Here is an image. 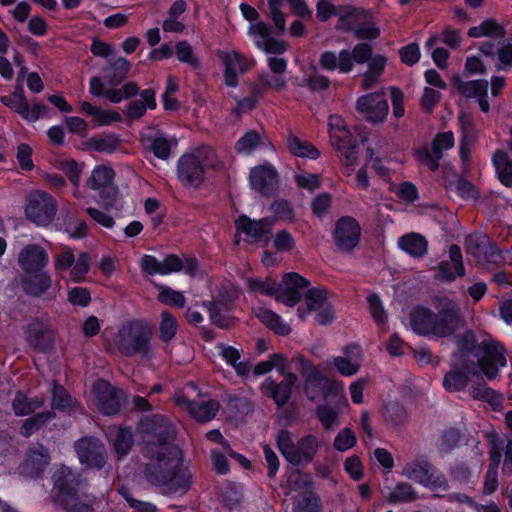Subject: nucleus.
<instances>
[{
    "mask_svg": "<svg viewBox=\"0 0 512 512\" xmlns=\"http://www.w3.org/2000/svg\"><path fill=\"white\" fill-rule=\"evenodd\" d=\"M49 262L46 250L38 244L25 246L18 255V263L25 273L43 270Z\"/></svg>",
    "mask_w": 512,
    "mask_h": 512,
    "instance_id": "22",
    "label": "nucleus"
},
{
    "mask_svg": "<svg viewBox=\"0 0 512 512\" xmlns=\"http://www.w3.org/2000/svg\"><path fill=\"white\" fill-rule=\"evenodd\" d=\"M148 431L146 446L154 443L156 449L159 446L173 445L174 429L170 421L162 415H153L144 424Z\"/></svg>",
    "mask_w": 512,
    "mask_h": 512,
    "instance_id": "17",
    "label": "nucleus"
},
{
    "mask_svg": "<svg viewBox=\"0 0 512 512\" xmlns=\"http://www.w3.org/2000/svg\"><path fill=\"white\" fill-rule=\"evenodd\" d=\"M468 35L475 38L482 36L502 38L505 35V29L496 20L488 19L479 26L471 27Z\"/></svg>",
    "mask_w": 512,
    "mask_h": 512,
    "instance_id": "50",
    "label": "nucleus"
},
{
    "mask_svg": "<svg viewBox=\"0 0 512 512\" xmlns=\"http://www.w3.org/2000/svg\"><path fill=\"white\" fill-rule=\"evenodd\" d=\"M453 145L454 136L452 132L439 133L434 138L431 149L424 148L417 151V160L430 170L435 171L439 167V160L443 157V152L452 148Z\"/></svg>",
    "mask_w": 512,
    "mask_h": 512,
    "instance_id": "16",
    "label": "nucleus"
},
{
    "mask_svg": "<svg viewBox=\"0 0 512 512\" xmlns=\"http://www.w3.org/2000/svg\"><path fill=\"white\" fill-rule=\"evenodd\" d=\"M401 474L407 479L433 491L435 497H445V494L450 489L446 476L425 459H414L407 462L403 466Z\"/></svg>",
    "mask_w": 512,
    "mask_h": 512,
    "instance_id": "4",
    "label": "nucleus"
},
{
    "mask_svg": "<svg viewBox=\"0 0 512 512\" xmlns=\"http://www.w3.org/2000/svg\"><path fill=\"white\" fill-rule=\"evenodd\" d=\"M470 395L479 401L490 404L493 408L501 405L502 397L497 394L493 389L486 386L485 383H474L470 388Z\"/></svg>",
    "mask_w": 512,
    "mask_h": 512,
    "instance_id": "48",
    "label": "nucleus"
},
{
    "mask_svg": "<svg viewBox=\"0 0 512 512\" xmlns=\"http://www.w3.org/2000/svg\"><path fill=\"white\" fill-rule=\"evenodd\" d=\"M49 455L41 444L31 448L23 463V471L29 477H38L48 464Z\"/></svg>",
    "mask_w": 512,
    "mask_h": 512,
    "instance_id": "30",
    "label": "nucleus"
},
{
    "mask_svg": "<svg viewBox=\"0 0 512 512\" xmlns=\"http://www.w3.org/2000/svg\"><path fill=\"white\" fill-rule=\"evenodd\" d=\"M149 457L145 476L156 486L166 487L169 492L185 489L190 484L191 474L182 467L181 450L176 445L159 446L154 443L145 448Z\"/></svg>",
    "mask_w": 512,
    "mask_h": 512,
    "instance_id": "1",
    "label": "nucleus"
},
{
    "mask_svg": "<svg viewBox=\"0 0 512 512\" xmlns=\"http://www.w3.org/2000/svg\"><path fill=\"white\" fill-rule=\"evenodd\" d=\"M316 415L323 427L332 430L339 426V412L335 408L328 405H320L316 408Z\"/></svg>",
    "mask_w": 512,
    "mask_h": 512,
    "instance_id": "57",
    "label": "nucleus"
},
{
    "mask_svg": "<svg viewBox=\"0 0 512 512\" xmlns=\"http://www.w3.org/2000/svg\"><path fill=\"white\" fill-rule=\"evenodd\" d=\"M361 229L358 222L351 217L340 218L335 226L334 240L337 248L349 252L358 244Z\"/></svg>",
    "mask_w": 512,
    "mask_h": 512,
    "instance_id": "19",
    "label": "nucleus"
},
{
    "mask_svg": "<svg viewBox=\"0 0 512 512\" xmlns=\"http://www.w3.org/2000/svg\"><path fill=\"white\" fill-rule=\"evenodd\" d=\"M459 125L461 127L462 138L460 143V157L464 164L469 162V156L473 144L476 141V133L472 123L471 117L461 112L458 116Z\"/></svg>",
    "mask_w": 512,
    "mask_h": 512,
    "instance_id": "33",
    "label": "nucleus"
},
{
    "mask_svg": "<svg viewBox=\"0 0 512 512\" xmlns=\"http://www.w3.org/2000/svg\"><path fill=\"white\" fill-rule=\"evenodd\" d=\"M357 111L370 122H382L388 114V103L383 93H369L356 103Z\"/></svg>",
    "mask_w": 512,
    "mask_h": 512,
    "instance_id": "18",
    "label": "nucleus"
},
{
    "mask_svg": "<svg viewBox=\"0 0 512 512\" xmlns=\"http://www.w3.org/2000/svg\"><path fill=\"white\" fill-rule=\"evenodd\" d=\"M260 141V135L255 131L247 132L236 143V150L240 153H250Z\"/></svg>",
    "mask_w": 512,
    "mask_h": 512,
    "instance_id": "64",
    "label": "nucleus"
},
{
    "mask_svg": "<svg viewBox=\"0 0 512 512\" xmlns=\"http://www.w3.org/2000/svg\"><path fill=\"white\" fill-rule=\"evenodd\" d=\"M477 374L474 363L468 359H460L452 364L451 370L446 373L443 385L450 392L461 391L468 384L470 375Z\"/></svg>",
    "mask_w": 512,
    "mask_h": 512,
    "instance_id": "21",
    "label": "nucleus"
},
{
    "mask_svg": "<svg viewBox=\"0 0 512 512\" xmlns=\"http://www.w3.org/2000/svg\"><path fill=\"white\" fill-rule=\"evenodd\" d=\"M176 56L179 61L189 64L192 68H199V61L193 54V49L186 41H181L176 45Z\"/></svg>",
    "mask_w": 512,
    "mask_h": 512,
    "instance_id": "63",
    "label": "nucleus"
},
{
    "mask_svg": "<svg viewBox=\"0 0 512 512\" xmlns=\"http://www.w3.org/2000/svg\"><path fill=\"white\" fill-rule=\"evenodd\" d=\"M57 211L54 198L44 191H35L28 196L25 214L27 218L38 226L49 225Z\"/></svg>",
    "mask_w": 512,
    "mask_h": 512,
    "instance_id": "8",
    "label": "nucleus"
},
{
    "mask_svg": "<svg viewBox=\"0 0 512 512\" xmlns=\"http://www.w3.org/2000/svg\"><path fill=\"white\" fill-rule=\"evenodd\" d=\"M53 266L56 275L63 277L64 273L70 269V278L75 282H80L90 270L91 258L86 252H81L78 257L75 258L71 248L63 247L61 251L54 256Z\"/></svg>",
    "mask_w": 512,
    "mask_h": 512,
    "instance_id": "6",
    "label": "nucleus"
},
{
    "mask_svg": "<svg viewBox=\"0 0 512 512\" xmlns=\"http://www.w3.org/2000/svg\"><path fill=\"white\" fill-rule=\"evenodd\" d=\"M286 146L289 152L297 157H308L316 159L319 156V151L311 143L302 140L293 134H290L286 140Z\"/></svg>",
    "mask_w": 512,
    "mask_h": 512,
    "instance_id": "42",
    "label": "nucleus"
},
{
    "mask_svg": "<svg viewBox=\"0 0 512 512\" xmlns=\"http://www.w3.org/2000/svg\"><path fill=\"white\" fill-rule=\"evenodd\" d=\"M277 444L282 455L288 462L293 465H299V455L296 451L297 445H295L290 432L281 430L277 438Z\"/></svg>",
    "mask_w": 512,
    "mask_h": 512,
    "instance_id": "46",
    "label": "nucleus"
},
{
    "mask_svg": "<svg viewBox=\"0 0 512 512\" xmlns=\"http://www.w3.org/2000/svg\"><path fill=\"white\" fill-rule=\"evenodd\" d=\"M319 440L315 435L309 434L301 438L297 443L299 464L310 463L318 452Z\"/></svg>",
    "mask_w": 512,
    "mask_h": 512,
    "instance_id": "45",
    "label": "nucleus"
},
{
    "mask_svg": "<svg viewBox=\"0 0 512 512\" xmlns=\"http://www.w3.org/2000/svg\"><path fill=\"white\" fill-rule=\"evenodd\" d=\"M178 322L176 318L168 311H163L160 315L159 338L164 343H169L176 335Z\"/></svg>",
    "mask_w": 512,
    "mask_h": 512,
    "instance_id": "52",
    "label": "nucleus"
},
{
    "mask_svg": "<svg viewBox=\"0 0 512 512\" xmlns=\"http://www.w3.org/2000/svg\"><path fill=\"white\" fill-rule=\"evenodd\" d=\"M350 62L353 64L367 63L373 54V48L370 44L362 42L354 46L352 50H348Z\"/></svg>",
    "mask_w": 512,
    "mask_h": 512,
    "instance_id": "61",
    "label": "nucleus"
},
{
    "mask_svg": "<svg viewBox=\"0 0 512 512\" xmlns=\"http://www.w3.org/2000/svg\"><path fill=\"white\" fill-rule=\"evenodd\" d=\"M247 285L250 291H260L263 294L274 296L277 300V294L279 293V283L275 280L266 278L265 280L260 279H248Z\"/></svg>",
    "mask_w": 512,
    "mask_h": 512,
    "instance_id": "59",
    "label": "nucleus"
},
{
    "mask_svg": "<svg viewBox=\"0 0 512 512\" xmlns=\"http://www.w3.org/2000/svg\"><path fill=\"white\" fill-rule=\"evenodd\" d=\"M141 99L129 102L126 115L131 119H139L142 117L147 108L154 109L156 107L155 91L152 89L143 90L140 93Z\"/></svg>",
    "mask_w": 512,
    "mask_h": 512,
    "instance_id": "38",
    "label": "nucleus"
},
{
    "mask_svg": "<svg viewBox=\"0 0 512 512\" xmlns=\"http://www.w3.org/2000/svg\"><path fill=\"white\" fill-rule=\"evenodd\" d=\"M305 302L307 310L303 311L301 308L298 309V313L301 317H304L306 312L317 311L319 308L328 303L325 291L318 289H309L305 294Z\"/></svg>",
    "mask_w": 512,
    "mask_h": 512,
    "instance_id": "56",
    "label": "nucleus"
},
{
    "mask_svg": "<svg viewBox=\"0 0 512 512\" xmlns=\"http://www.w3.org/2000/svg\"><path fill=\"white\" fill-rule=\"evenodd\" d=\"M349 57L348 49H342L338 53L325 51L320 55L319 65L328 72L338 70L340 73L348 74L353 70V63Z\"/></svg>",
    "mask_w": 512,
    "mask_h": 512,
    "instance_id": "27",
    "label": "nucleus"
},
{
    "mask_svg": "<svg viewBox=\"0 0 512 512\" xmlns=\"http://www.w3.org/2000/svg\"><path fill=\"white\" fill-rule=\"evenodd\" d=\"M346 357L337 356L333 364L343 376L355 375L361 367V350L357 345H348L343 350Z\"/></svg>",
    "mask_w": 512,
    "mask_h": 512,
    "instance_id": "28",
    "label": "nucleus"
},
{
    "mask_svg": "<svg viewBox=\"0 0 512 512\" xmlns=\"http://www.w3.org/2000/svg\"><path fill=\"white\" fill-rule=\"evenodd\" d=\"M482 353L478 359V366L488 379H494L498 375L499 367L506 365L504 347L496 342L483 341L478 346L476 355Z\"/></svg>",
    "mask_w": 512,
    "mask_h": 512,
    "instance_id": "12",
    "label": "nucleus"
},
{
    "mask_svg": "<svg viewBox=\"0 0 512 512\" xmlns=\"http://www.w3.org/2000/svg\"><path fill=\"white\" fill-rule=\"evenodd\" d=\"M449 258L450 261H442L436 268H434L436 271V279L444 282H452L456 279V276L463 277L465 275V268L459 246H450Z\"/></svg>",
    "mask_w": 512,
    "mask_h": 512,
    "instance_id": "23",
    "label": "nucleus"
},
{
    "mask_svg": "<svg viewBox=\"0 0 512 512\" xmlns=\"http://www.w3.org/2000/svg\"><path fill=\"white\" fill-rule=\"evenodd\" d=\"M400 247L413 257H422L427 253L426 239L416 233L407 234L400 238Z\"/></svg>",
    "mask_w": 512,
    "mask_h": 512,
    "instance_id": "44",
    "label": "nucleus"
},
{
    "mask_svg": "<svg viewBox=\"0 0 512 512\" xmlns=\"http://www.w3.org/2000/svg\"><path fill=\"white\" fill-rule=\"evenodd\" d=\"M203 305L208 309L210 320L216 326L226 329L232 325L233 318L228 314L223 313L224 308L227 309L225 305L218 304L214 301L204 302Z\"/></svg>",
    "mask_w": 512,
    "mask_h": 512,
    "instance_id": "53",
    "label": "nucleus"
},
{
    "mask_svg": "<svg viewBox=\"0 0 512 512\" xmlns=\"http://www.w3.org/2000/svg\"><path fill=\"white\" fill-rule=\"evenodd\" d=\"M293 512H321V501L315 493L304 491L296 497Z\"/></svg>",
    "mask_w": 512,
    "mask_h": 512,
    "instance_id": "51",
    "label": "nucleus"
},
{
    "mask_svg": "<svg viewBox=\"0 0 512 512\" xmlns=\"http://www.w3.org/2000/svg\"><path fill=\"white\" fill-rule=\"evenodd\" d=\"M443 183L448 191L462 198L476 200L479 197V191L476 187L456 173L447 174L443 178Z\"/></svg>",
    "mask_w": 512,
    "mask_h": 512,
    "instance_id": "34",
    "label": "nucleus"
},
{
    "mask_svg": "<svg viewBox=\"0 0 512 512\" xmlns=\"http://www.w3.org/2000/svg\"><path fill=\"white\" fill-rule=\"evenodd\" d=\"M383 495L393 505L412 503L420 499L416 488L405 481L398 482L393 488H385Z\"/></svg>",
    "mask_w": 512,
    "mask_h": 512,
    "instance_id": "32",
    "label": "nucleus"
},
{
    "mask_svg": "<svg viewBox=\"0 0 512 512\" xmlns=\"http://www.w3.org/2000/svg\"><path fill=\"white\" fill-rule=\"evenodd\" d=\"M434 311L426 307H416L410 313V327L419 335H432Z\"/></svg>",
    "mask_w": 512,
    "mask_h": 512,
    "instance_id": "35",
    "label": "nucleus"
},
{
    "mask_svg": "<svg viewBox=\"0 0 512 512\" xmlns=\"http://www.w3.org/2000/svg\"><path fill=\"white\" fill-rule=\"evenodd\" d=\"M370 14L359 8L343 7L340 9L337 27L355 31L360 25H366Z\"/></svg>",
    "mask_w": 512,
    "mask_h": 512,
    "instance_id": "37",
    "label": "nucleus"
},
{
    "mask_svg": "<svg viewBox=\"0 0 512 512\" xmlns=\"http://www.w3.org/2000/svg\"><path fill=\"white\" fill-rule=\"evenodd\" d=\"M26 339L33 349L47 353L54 347L55 332L48 321L33 319L27 326Z\"/></svg>",
    "mask_w": 512,
    "mask_h": 512,
    "instance_id": "14",
    "label": "nucleus"
},
{
    "mask_svg": "<svg viewBox=\"0 0 512 512\" xmlns=\"http://www.w3.org/2000/svg\"><path fill=\"white\" fill-rule=\"evenodd\" d=\"M279 383L267 378L262 384V392L272 398L278 406H284L290 399L292 388L297 381L295 374H286Z\"/></svg>",
    "mask_w": 512,
    "mask_h": 512,
    "instance_id": "25",
    "label": "nucleus"
},
{
    "mask_svg": "<svg viewBox=\"0 0 512 512\" xmlns=\"http://www.w3.org/2000/svg\"><path fill=\"white\" fill-rule=\"evenodd\" d=\"M52 501L55 504L67 508L77 500L79 477L68 467L58 468L53 475Z\"/></svg>",
    "mask_w": 512,
    "mask_h": 512,
    "instance_id": "7",
    "label": "nucleus"
},
{
    "mask_svg": "<svg viewBox=\"0 0 512 512\" xmlns=\"http://www.w3.org/2000/svg\"><path fill=\"white\" fill-rule=\"evenodd\" d=\"M221 166L214 149L204 146L180 158L178 176L184 186L196 188L204 181L207 169H219Z\"/></svg>",
    "mask_w": 512,
    "mask_h": 512,
    "instance_id": "2",
    "label": "nucleus"
},
{
    "mask_svg": "<svg viewBox=\"0 0 512 512\" xmlns=\"http://www.w3.org/2000/svg\"><path fill=\"white\" fill-rule=\"evenodd\" d=\"M292 363L296 365L300 374L305 379V394L310 400L315 401L324 393L327 380L319 369L302 355L294 357Z\"/></svg>",
    "mask_w": 512,
    "mask_h": 512,
    "instance_id": "10",
    "label": "nucleus"
},
{
    "mask_svg": "<svg viewBox=\"0 0 512 512\" xmlns=\"http://www.w3.org/2000/svg\"><path fill=\"white\" fill-rule=\"evenodd\" d=\"M98 409L105 415L118 413L124 392L115 389L105 380H98L92 389Z\"/></svg>",
    "mask_w": 512,
    "mask_h": 512,
    "instance_id": "15",
    "label": "nucleus"
},
{
    "mask_svg": "<svg viewBox=\"0 0 512 512\" xmlns=\"http://www.w3.org/2000/svg\"><path fill=\"white\" fill-rule=\"evenodd\" d=\"M256 317L270 329L279 335H287L291 329L288 324L282 321L280 316L275 314L272 310L259 307L255 310Z\"/></svg>",
    "mask_w": 512,
    "mask_h": 512,
    "instance_id": "40",
    "label": "nucleus"
},
{
    "mask_svg": "<svg viewBox=\"0 0 512 512\" xmlns=\"http://www.w3.org/2000/svg\"><path fill=\"white\" fill-rule=\"evenodd\" d=\"M175 402L178 406L186 409L198 422L210 421L220 407L216 400L191 401L183 395L176 397Z\"/></svg>",
    "mask_w": 512,
    "mask_h": 512,
    "instance_id": "26",
    "label": "nucleus"
},
{
    "mask_svg": "<svg viewBox=\"0 0 512 512\" xmlns=\"http://www.w3.org/2000/svg\"><path fill=\"white\" fill-rule=\"evenodd\" d=\"M220 355L234 367L237 374L240 376H245L250 372V366L245 362H238L241 357L240 351L232 346H228L225 344H220L218 346Z\"/></svg>",
    "mask_w": 512,
    "mask_h": 512,
    "instance_id": "47",
    "label": "nucleus"
},
{
    "mask_svg": "<svg viewBox=\"0 0 512 512\" xmlns=\"http://www.w3.org/2000/svg\"><path fill=\"white\" fill-rule=\"evenodd\" d=\"M54 417L55 413L53 411L38 413L24 421L20 433L25 437H29L33 432L38 431Z\"/></svg>",
    "mask_w": 512,
    "mask_h": 512,
    "instance_id": "54",
    "label": "nucleus"
},
{
    "mask_svg": "<svg viewBox=\"0 0 512 512\" xmlns=\"http://www.w3.org/2000/svg\"><path fill=\"white\" fill-rule=\"evenodd\" d=\"M452 84L458 93L466 98H479L480 96H487V80L463 81L459 77H455L452 81Z\"/></svg>",
    "mask_w": 512,
    "mask_h": 512,
    "instance_id": "39",
    "label": "nucleus"
},
{
    "mask_svg": "<svg viewBox=\"0 0 512 512\" xmlns=\"http://www.w3.org/2000/svg\"><path fill=\"white\" fill-rule=\"evenodd\" d=\"M133 443V434L130 429L121 428L117 431L114 439V448L119 457L127 455Z\"/></svg>",
    "mask_w": 512,
    "mask_h": 512,
    "instance_id": "58",
    "label": "nucleus"
},
{
    "mask_svg": "<svg viewBox=\"0 0 512 512\" xmlns=\"http://www.w3.org/2000/svg\"><path fill=\"white\" fill-rule=\"evenodd\" d=\"M52 282L50 274L41 270L34 273H25L22 279V287L27 294L39 297L51 288Z\"/></svg>",
    "mask_w": 512,
    "mask_h": 512,
    "instance_id": "31",
    "label": "nucleus"
},
{
    "mask_svg": "<svg viewBox=\"0 0 512 512\" xmlns=\"http://www.w3.org/2000/svg\"><path fill=\"white\" fill-rule=\"evenodd\" d=\"M44 400L39 397L29 399L25 394L18 391L12 401V408L17 416H25L33 413L42 407Z\"/></svg>",
    "mask_w": 512,
    "mask_h": 512,
    "instance_id": "43",
    "label": "nucleus"
},
{
    "mask_svg": "<svg viewBox=\"0 0 512 512\" xmlns=\"http://www.w3.org/2000/svg\"><path fill=\"white\" fill-rule=\"evenodd\" d=\"M249 179L252 188L264 195L272 193L278 187V173L270 164L253 168Z\"/></svg>",
    "mask_w": 512,
    "mask_h": 512,
    "instance_id": "24",
    "label": "nucleus"
},
{
    "mask_svg": "<svg viewBox=\"0 0 512 512\" xmlns=\"http://www.w3.org/2000/svg\"><path fill=\"white\" fill-rule=\"evenodd\" d=\"M151 338L152 330L147 324L133 321L119 330L115 344L127 357L139 355L144 360H150L153 357Z\"/></svg>",
    "mask_w": 512,
    "mask_h": 512,
    "instance_id": "3",
    "label": "nucleus"
},
{
    "mask_svg": "<svg viewBox=\"0 0 512 512\" xmlns=\"http://www.w3.org/2000/svg\"><path fill=\"white\" fill-rule=\"evenodd\" d=\"M129 69L130 63L125 58L119 57L103 69L104 78L108 84L117 85L126 77Z\"/></svg>",
    "mask_w": 512,
    "mask_h": 512,
    "instance_id": "41",
    "label": "nucleus"
},
{
    "mask_svg": "<svg viewBox=\"0 0 512 512\" xmlns=\"http://www.w3.org/2000/svg\"><path fill=\"white\" fill-rule=\"evenodd\" d=\"M434 326L432 335L436 337H449L458 331L464 324L459 305L449 299L441 298L435 305Z\"/></svg>",
    "mask_w": 512,
    "mask_h": 512,
    "instance_id": "5",
    "label": "nucleus"
},
{
    "mask_svg": "<svg viewBox=\"0 0 512 512\" xmlns=\"http://www.w3.org/2000/svg\"><path fill=\"white\" fill-rule=\"evenodd\" d=\"M114 176L115 172L110 166L99 165L92 170L90 177L86 181V185L92 190L104 189V191L115 196L118 194V191L115 187L110 185Z\"/></svg>",
    "mask_w": 512,
    "mask_h": 512,
    "instance_id": "29",
    "label": "nucleus"
},
{
    "mask_svg": "<svg viewBox=\"0 0 512 512\" xmlns=\"http://www.w3.org/2000/svg\"><path fill=\"white\" fill-rule=\"evenodd\" d=\"M465 251L478 263H498L502 260L500 251L483 233L470 234L465 239Z\"/></svg>",
    "mask_w": 512,
    "mask_h": 512,
    "instance_id": "11",
    "label": "nucleus"
},
{
    "mask_svg": "<svg viewBox=\"0 0 512 512\" xmlns=\"http://www.w3.org/2000/svg\"><path fill=\"white\" fill-rule=\"evenodd\" d=\"M86 145L89 149L97 152L112 153L117 150L119 146V140L114 135L92 137L87 141Z\"/></svg>",
    "mask_w": 512,
    "mask_h": 512,
    "instance_id": "55",
    "label": "nucleus"
},
{
    "mask_svg": "<svg viewBox=\"0 0 512 512\" xmlns=\"http://www.w3.org/2000/svg\"><path fill=\"white\" fill-rule=\"evenodd\" d=\"M309 281L297 273H288L279 283L277 301L287 306H295L302 298L301 290L309 286Z\"/></svg>",
    "mask_w": 512,
    "mask_h": 512,
    "instance_id": "20",
    "label": "nucleus"
},
{
    "mask_svg": "<svg viewBox=\"0 0 512 512\" xmlns=\"http://www.w3.org/2000/svg\"><path fill=\"white\" fill-rule=\"evenodd\" d=\"M300 86L308 87L313 92H321L329 88L330 80L328 77L319 74L316 69L313 73L303 79Z\"/></svg>",
    "mask_w": 512,
    "mask_h": 512,
    "instance_id": "60",
    "label": "nucleus"
},
{
    "mask_svg": "<svg viewBox=\"0 0 512 512\" xmlns=\"http://www.w3.org/2000/svg\"><path fill=\"white\" fill-rule=\"evenodd\" d=\"M217 56L224 66V82L228 87H236L238 74L246 73L254 65V60L237 50H218Z\"/></svg>",
    "mask_w": 512,
    "mask_h": 512,
    "instance_id": "9",
    "label": "nucleus"
},
{
    "mask_svg": "<svg viewBox=\"0 0 512 512\" xmlns=\"http://www.w3.org/2000/svg\"><path fill=\"white\" fill-rule=\"evenodd\" d=\"M74 447L82 464H86L90 468H104L107 453L100 440L94 437H83L75 442Z\"/></svg>",
    "mask_w": 512,
    "mask_h": 512,
    "instance_id": "13",
    "label": "nucleus"
},
{
    "mask_svg": "<svg viewBox=\"0 0 512 512\" xmlns=\"http://www.w3.org/2000/svg\"><path fill=\"white\" fill-rule=\"evenodd\" d=\"M493 163L499 180L506 186H512V160L504 151L498 150L493 156Z\"/></svg>",
    "mask_w": 512,
    "mask_h": 512,
    "instance_id": "49",
    "label": "nucleus"
},
{
    "mask_svg": "<svg viewBox=\"0 0 512 512\" xmlns=\"http://www.w3.org/2000/svg\"><path fill=\"white\" fill-rule=\"evenodd\" d=\"M356 444V435L350 428H344L339 431L334 439L333 446L336 450L344 452Z\"/></svg>",
    "mask_w": 512,
    "mask_h": 512,
    "instance_id": "62",
    "label": "nucleus"
},
{
    "mask_svg": "<svg viewBox=\"0 0 512 512\" xmlns=\"http://www.w3.org/2000/svg\"><path fill=\"white\" fill-rule=\"evenodd\" d=\"M273 224L274 221L271 218L255 221L244 215L236 220L237 230L252 238H260L266 235L271 231Z\"/></svg>",
    "mask_w": 512,
    "mask_h": 512,
    "instance_id": "36",
    "label": "nucleus"
}]
</instances>
